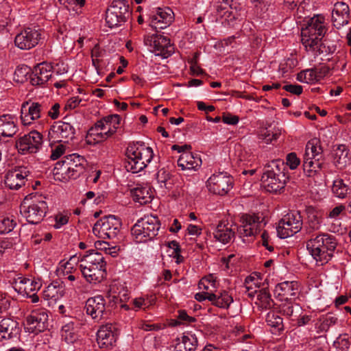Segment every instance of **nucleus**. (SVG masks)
I'll return each instance as SVG.
<instances>
[{"mask_svg":"<svg viewBox=\"0 0 351 351\" xmlns=\"http://www.w3.org/2000/svg\"><path fill=\"white\" fill-rule=\"evenodd\" d=\"M337 241L335 236L324 232L312 234L306 247L312 257L321 265L327 263L333 256Z\"/></svg>","mask_w":351,"mask_h":351,"instance_id":"f257e3e1","label":"nucleus"},{"mask_svg":"<svg viewBox=\"0 0 351 351\" xmlns=\"http://www.w3.org/2000/svg\"><path fill=\"white\" fill-rule=\"evenodd\" d=\"M160 222L156 216L147 215L137 220L131 229L138 243L152 240L158 234Z\"/></svg>","mask_w":351,"mask_h":351,"instance_id":"f03ea898","label":"nucleus"},{"mask_svg":"<svg viewBox=\"0 0 351 351\" xmlns=\"http://www.w3.org/2000/svg\"><path fill=\"white\" fill-rule=\"evenodd\" d=\"M36 196H26L20 207V212L28 223L32 224L39 223L45 217L48 210L46 202L43 200L32 199Z\"/></svg>","mask_w":351,"mask_h":351,"instance_id":"7ed1b4c3","label":"nucleus"},{"mask_svg":"<svg viewBox=\"0 0 351 351\" xmlns=\"http://www.w3.org/2000/svg\"><path fill=\"white\" fill-rule=\"evenodd\" d=\"M130 7L125 0H114L106 12V22L110 28L121 26L130 16Z\"/></svg>","mask_w":351,"mask_h":351,"instance_id":"20e7f679","label":"nucleus"},{"mask_svg":"<svg viewBox=\"0 0 351 351\" xmlns=\"http://www.w3.org/2000/svg\"><path fill=\"white\" fill-rule=\"evenodd\" d=\"M121 226L119 218L114 215H106L95 223L93 232L99 238L112 239L119 232Z\"/></svg>","mask_w":351,"mask_h":351,"instance_id":"39448f33","label":"nucleus"},{"mask_svg":"<svg viewBox=\"0 0 351 351\" xmlns=\"http://www.w3.org/2000/svg\"><path fill=\"white\" fill-rule=\"evenodd\" d=\"M43 135L36 130L20 135L15 142V147L22 155L36 154L43 145Z\"/></svg>","mask_w":351,"mask_h":351,"instance_id":"423d86ee","label":"nucleus"},{"mask_svg":"<svg viewBox=\"0 0 351 351\" xmlns=\"http://www.w3.org/2000/svg\"><path fill=\"white\" fill-rule=\"evenodd\" d=\"M302 227V219L300 212L291 211L280 220L276 231L280 238L285 239L298 232Z\"/></svg>","mask_w":351,"mask_h":351,"instance_id":"0eeeda50","label":"nucleus"},{"mask_svg":"<svg viewBox=\"0 0 351 351\" xmlns=\"http://www.w3.org/2000/svg\"><path fill=\"white\" fill-rule=\"evenodd\" d=\"M141 141L130 143L126 149L125 168L132 173H138L145 168V161L143 159L142 146L139 145Z\"/></svg>","mask_w":351,"mask_h":351,"instance_id":"6e6552de","label":"nucleus"},{"mask_svg":"<svg viewBox=\"0 0 351 351\" xmlns=\"http://www.w3.org/2000/svg\"><path fill=\"white\" fill-rule=\"evenodd\" d=\"M262 221L255 214H243L240 217L241 225L237 228V234L240 237H254L261 231Z\"/></svg>","mask_w":351,"mask_h":351,"instance_id":"1a4fd4ad","label":"nucleus"},{"mask_svg":"<svg viewBox=\"0 0 351 351\" xmlns=\"http://www.w3.org/2000/svg\"><path fill=\"white\" fill-rule=\"evenodd\" d=\"M66 170L62 173L63 179H76L84 171L86 165V159L77 154L64 156Z\"/></svg>","mask_w":351,"mask_h":351,"instance_id":"9d476101","label":"nucleus"},{"mask_svg":"<svg viewBox=\"0 0 351 351\" xmlns=\"http://www.w3.org/2000/svg\"><path fill=\"white\" fill-rule=\"evenodd\" d=\"M232 178L229 174L219 172L212 175L207 181L209 191L219 195H226L232 187Z\"/></svg>","mask_w":351,"mask_h":351,"instance_id":"9b49d317","label":"nucleus"},{"mask_svg":"<svg viewBox=\"0 0 351 351\" xmlns=\"http://www.w3.org/2000/svg\"><path fill=\"white\" fill-rule=\"evenodd\" d=\"M40 38L41 34L39 29L27 27L16 36L14 43L21 49L27 50L37 45Z\"/></svg>","mask_w":351,"mask_h":351,"instance_id":"f8f14e48","label":"nucleus"},{"mask_svg":"<svg viewBox=\"0 0 351 351\" xmlns=\"http://www.w3.org/2000/svg\"><path fill=\"white\" fill-rule=\"evenodd\" d=\"M289 178L287 174H277L276 171L265 169L261 177V181L267 190L273 192L280 191L285 188L287 180Z\"/></svg>","mask_w":351,"mask_h":351,"instance_id":"ddd939ff","label":"nucleus"},{"mask_svg":"<svg viewBox=\"0 0 351 351\" xmlns=\"http://www.w3.org/2000/svg\"><path fill=\"white\" fill-rule=\"evenodd\" d=\"M148 40L150 41V47L153 48L156 56L167 58L172 55L174 49L171 45L169 38L162 35L153 34Z\"/></svg>","mask_w":351,"mask_h":351,"instance_id":"4468645a","label":"nucleus"},{"mask_svg":"<svg viewBox=\"0 0 351 351\" xmlns=\"http://www.w3.org/2000/svg\"><path fill=\"white\" fill-rule=\"evenodd\" d=\"M27 324L32 332L38 333L48 328V314L46 309H37L27 317Z\"/></svg>","mask_w":351,"mask_h":351,"instance_id":"2eb2a0df","label":"nucleus"},{"mask_svg":"<svg viewBox=\"0 0 351 351\" xmlns=\"http://www.w3.org/2000/svg\"><path fill=\"white\" fill-rule=\"evenodd\" d=\"M84 309L86 314L90 315L93 319H103L106 313L105 299L100 295L89 298L86 302Z\"/></svg>","mask_w":351,"mask_h":351,"instance_id":"dca6fc26","label":"nucleus"},{"mask_svg":"<svg viewBox=\"0 0 351 351\" xmlns=\"http://www.w3.org/2000/svg\"><path fill=\"white\" fill-rule=\"evenodd\" d=\"M28 171L25 167H20L18 169L9 171L5 179V185L12 190H18L25 185Z\"/></svg>","mask_w":351,"mask_h":351,"instance_id":"f3484780","label":"nucleus"},{"mask_svg":"<svg viewBox=\"0 0 351 351\" xmlns=\"http://www.w3.org/2000/svg\"><path fill=\"white\" fill-rule=\"evenodd\" d=\"M350 9L344 2H337L334 5L332 14V21L337 29L348 24L350 18Z\"/></svg>","mask_w":351,"mask_h":351,"instance_id":"a211bd4d","label":"nucleus"},{"mask_svg":"<svg viewBox=\"0 0 351 351\" xmlns=\"http://www.w3.org/2000/svg\"><path fill=\"white\" fill-rule=\"evenodd\" d=\"M326 29L322 22L318 18H312L308 22L307 26L302 31V36L319 40L324 37Z\"/></svg>","mask_w":351,"mask_h":351,"instance_id":"6ab92c4d","label":"nucleus"},{"mask_svg":"<svg viewBox=\"0 0 351 351\" xmlns=\"http://www.w3.org/2000/svg\"><path fill=\"white\" fill-rule=\"evenodd\" d=\"M82 274L89 283L97 284L100 282L106 274V268L93 267L88 265L87 266L80 265Z\"/></svg>","mask_w":351,"mask_h":351,"instance_id":"aec40b11","label":"nucleus"},{"mask_svg":"<svg viewBox=\"0 0 351 351\" xmlns=\"http://www.w3.org/2000/svg\"><path fill=\"white\" fill-rule=\"evenodd\" d=\"M20 334L19 323L11 318H4L0 322V341L17 337Z\"/></svg>","mask_w":351,"mask_h":351,"instance_id":"412c9836","label":"nucleus"},{"mask_svg":"<svg viewBox=\"0 0 351 351\" xmlns=\"http://www.w3.org/2000/svg\"><path fill=\"white\" fill-rule=\"evenodd\" d=\"M333 163L339 169L351 164V151L345 145H339L333 151Z\"/></svg>","mask_w":351,"mask_h":351,"instance_id":"4be33fe9","label":"nucleus"},{"mask_svg":"<svg viewBox=\"0 0 351 351\" xmlns=\"http://www.w3.org/2000/svg\"><path fill=\"white\" fill-rule=\"evenodd\" d=\"M51 66L49 64L42 63L35 67L34 71L30 75V82L33 86H41L45 84L51 77L49 73Z\"/></svg>","mask_w":351,"mask_h":351,"instance_id":"5701e85b","label":"nucleus"},{"mask_svg":"<svg viewBox=\"0 0 351 351\" xmlns=\"http://www.w3.org/2000/svg\"><path fill=\"white\" fill-rule=\"evenodd\" d=\"M177 163L182 170L195 171L201 166L202 161L199 154L189 152L182 154Z\"/></svg>","mask_w":351,"mask_h":351,"instance_id":"b1692460","label":"nucleus"},{"mask_svg":"<svg viewBox=\"0 0 351 351\" xmlns=\"http://www.w3.org/2000/svg\"><path fill=\"white\" fill-rule=\"evenodd\" d=\"M19 130L14 118L10 114L0 117V136L12 137Z\"/></svg>","mask_w":351,"mask_h":351,"instance_id":"393cba45","label":"nucleus"},{"mask_svg":"<svg viewBox=\"0 0 351 351\" xmlns=\"http://www.w3.org/2000/svg\"><path fill=\"white\" fill-rule=\"evenodd\" d=\"M131 195L136 202L140 204H146L152 201V191L148 186L138 185L130 189Z\"/></svg>","mask_w":351,"mask_h":351,"instance_id":"a878e982","label":"nucleus"},{"mask_svg":"<svg viewBox=\"0 0 351 351\" xmlns=\"http://www.w3.org/2000/svg\"><path fill=\"white\" fill-rule=\"evenodd\" d=\"M154 12V14L151 16L152 26L158 23H164L165 25V26L160 25L158 27L160 29H163L172 21V14L173 13L170 8L162 10L160 8H157ZM155 27L156 28L157 27L155 26Z\"/></svg>","mask_w":351,"mask_h":351,"instance_id":"bb28decb","label":"nucleus"},{"mask_svg":"<svg viewBox=\"0 0 351 351\" xmlns=\"http://www.w3.org/2000/svg\"><path fill=\"white\" fill-rule=\"evenodd\" d=\"M214 237L219 241L226 244L234 237L235 231L228 223L220 222L213 232Z\"/></svg>","mask_w":351,"mask_h":351,"instance_id":"cd10ccee","label":"nucleus"},{"mask_svg":"<svg viewBox=\"0 0 351 351\" xmlns=\"http://www.w3.org/2000/svg\"><path fill=\"white\" fill-rule=\"evenodd\" d=\"M51 130L56 134V138L62 139H71L75 134V129L71 124L62 121L54 124L51 128Z\"/></svg>","mask_w":351,"mask_h":351,"instance_id":"c85d7f7f","label":"nucleus"},{"mask_svg":"<svg viewBox=\"0 0 351 351\" xmlns=\"http://www.w3.org/2000/svg\"><path fill=\"white\" fill-rule=\"evenodd\" d=\"M28 103L22 106V114L26 113V117H29L31 120H35L41 117L43 113L46 112L47 106L44 104L33 102L29 106Z\"/></svg>","mask_w":351,"mask_h":351,"instance_id":"c756f323","label":"nucleus"},{"mask_svg":"<svg viewBox=\"0 0 351 351\" xmlns=\"http://www.w3.org/2000/svg\"><path fill=\"white\" fill-rule=\"evenodd\" d=\"M178 343H176L174 351H195L197 346V339L194 334L183 335Z\"/></svg>","mask_w":351,"mask_h":351,"instance_id":"7c9ffc66","label":"nucleus"},{"mask_svg":"<svg viewBox=\"0 0 351 351\" xmlns=\"http://www.w3.org/2000/svg\"><path fill=\"white\" fill-rule=\"evenodd\" d=\"M320 158L313 159L311 157L304 158V171L307 173L309 177L313 176L318 170L324 168V163L320 162Z\"/></svg>","mask_w":351,"mask_h":351,"instance_id":"2f4dec72","label":"nucleus"},{"mask_svg":"<svg viewBox=\"0 0 351 351\" xmlns=\"http://www.w3.org/2000/svg\"><path fill=\"white\" fill-rule=\"evenodd\" d=\"M112 326L106 325L102 326L97 332V341L99 343L108 346L114 341V335L112 330Z\"/></svg>","mask_w":351,"mask_h":351,"instance_id":"473e14b6","label":"nucleus"},{"mask_svg":"<svg viewBox=\"0 0 351 351\" xmlns=\"http://www.w3.org/2000/svg\"><path fill=\"white\" fill-rule=\"evenodd\" d=\"M332 191L335 197L343 199L350 193V189L343 180L337 178L333 181Z\"/></svg>","mask_w":351,"mask_h":351,"instance_id":"72a5a7b5","label":"nucleus"},{"mask_svg":"<svg viewBox=\"0 0 351 351\" xmlns=\"http://www.w3.org/2000/svg\"><path fill=\"white\" fill-rule=\"evenodd\" d=\"M319 142L316 139L309 141L306 145V152L304 158L311 157L313 159L322 158V148L318 145Z\"/></svg>","mask_w":351,"mask_h":351,"instance_id":"f704fd0d","label":"nucleus"},{"mask_svg":"<svg viewBox=\"0 0 351 351\" xmlns=\"http://www.w3.org/2000/svg\"><path fill=\"white\" fill-rule=\"evenodd\" d=\"M32 73L31 68L27 65L18 66L14 72V80L19 82H23L27 80H30Z\"/></svg>","mask_w":351,"mask_h":351,"instance_id":"c9c22d12","label":"nucleus"},{"mask_svg":"<svg viewBox=\"0 0 351 351\" xmlns=\"http://www.w3.org/2000/svg\"><path fill=\"white\" fill-rule=\"evenodd\" d=\"M277 290L283 292L284 294H287L290 296H295L297 290V282L294 281H285L278 284L276 286Z\"/></svg>","mask_w":351,"mask_h":351,"instance_id":"e433bc0d","label":"nucleus"},{"mask_svg":"<svg viewBox=\"0 0 351 351\" xmlns=\"http://www.w3.org/2000/svg\"><path fill=\"white\" fill-rule=\"evenodd\" d=\"M317 70L306 69L300 72L297 75V80L303 83H311L317 80Z\"/></svg>","mask_w":351,"mask_h":351,"instance_id":"4c0bfd02","label":"nucleus"},{"mask_svg":"<svg viewBox=\"0 0 351 351\" xmlns=\"http://www.w3.org/2000/svg\"><path fill=\"white\" fill-rule=\"evenodd\" d=\"M233 9L236 10V7L233 8V4H230L228 0H223V4L218 6L217 11L219 12L222 10H225L224 15H227L228 20L237 19V11L234 12Z\"/></svg>","mask_w":351,"mask_h":351,"instance_id":"58836bf2","label":"nucleus"},{"mask_svg":"<svg viewBox=\"0 0 351 351\" xmlns=\"http://www.w3.org/2000/svg\"><path fill=\"white\" fill-rule=\"evenodd\" d=\"M270 169V170L276 171L277 174H286L287 170V165L285 162L280 159H276L272 160L269 164L265 167V169Z\"/></svg>","mask_w":351,"mask_h":351,"instance_id":"ea45409f","label":"nucleus"},{"mask_svg":"<svg viewBox=\"0 0 351 351\" xmlns=\"http://www.w3.org/2000/svg\"><path fill=\"white\" fill-rule=\"evenodd\" d=\"M232 302V298L226 291H223L220 293L219 295H217V300L215 302V306L219 308H228Z\"/></svg>","mask_w":351,"mask_h":351,"instance_id":"a19ab883","label":"nucleus"},{"mask_svg":"<svg viewBox=\"0 0 351 351\" xmlns=\"http://www.w3.org/2000/svg\"><path fill=\"white\" fill-rule=\"evenodd\" d=\"M16 226V223L10 218H4L0 221V234H5L10 232Z\"/></svg>","mask_w":351,"mask_h":351,"instance_id":"79ce46f5","label":"nucleus"},{"mask_svg":"<svg viewBox=\"0 0 351 351\" xmlns=\"http://www.w3.org/2000/svg\"><path fill=\"white\" fill-rule=\"evenodd\" d=\"M267 322L268 325L276 328L278 331L280 332L284 330L283 324H282V318L280 316L275 315L273 314L271 317L268 315L267 318Z\"/></svg>","mask_w":351,"mask_h":351,"instance_id":"37998d69","label":"nucleus"},{"mask_svg":"<svg viewBox=\"0 0 351 351\" xmlns=\"http://www.w3.org/2000/svg\"><path fill=\"white\" fill-rule=\"evenodd\" d=\"M139 145L142 146L140 150L143 151V159L145 161L146 167L147 165L152 161L154 156V152L151 147L145 146V143L143 142L139 143Z\"/></svg>","mask_w":351,"mask_h":351,"instance_id":"c03bdc74","label":"nucleus"},{"mask_svg":"<svg viewBox=\"0 0 351 351\" xmlns=\"http://www.w3.org/2000/svg\"><path fill=\"white\" fill-rule=\"evenodd\" d=\"M302 44L306 47H308L310 49L313 51L317 49L318 45H319V40H315V38H311L305 36H302Z\"/></svg>","mask_w":351,"mask_h":351,"instance_id":"a18cd8bd","label":"nucleus"},{"mask_svg":"<svg viewBox=\"0 0 351 351\" xmlns=\"http://www.w3.org/2000/svg\"><path fill=\"white\" fill-rule=\"evenodd\" d=\"M257 299L261 302H263L266 304H269L271 298L267 288H263L258 291Z\"/></svg>","mask_w":351,"mask_h":351,"instance_id":"49530a36","label":"nucleus"},{"mask_svg":"<svg viewBox=\"0 0 351 351\" xmlns=\"http://www.w3.org/2000/svg\"><path fill=\"white\" fill-rule=\"evenodd\" d=\"M300 159L298 158L295 153H290L287 155L286 165H288L291 169H295L300 164Z\"/></svg>","mask_w":351,"mask_h":351,"instance_id":"de8ad7c7","label":"nucleus"},{"mask_svg":"<svg viewBox=\"0 0 351 351\" xmlns=\"http://www.w3.org/2000/svg\"><path fill=\"white\" fill-rule=\"evenodd\" d=\"M337 46L336 45L332 44L330 45H326L325 43H321L319 41V45H318L317 51L319 53H326L328 54H332L336 51Z\"/></svg>","mask_w":351,"mask_h":351,"instance_id":"09e8293b","label":"nucleus"},{"mask_svg":"<svg viewBox=\"0 0 351 351\" xmlns=\"http://www.w3.org/2000/svg\"><path fill=\"white\" fill-rule=\"evenodd\" d=\"M178 313L177 317L180 320V324H190L196 320L195 317L188 315L185 311L180 310Z\"/></svg>","mask_w":351,"mask_h":351,"instance_id":"8fccbe9b","label":"nucleus"},{"mask_svg":"<svg viewBox=\"0 0 351 351\" xmlns=\"http://www.w3.org/2000/svg\"><path fill=\"white\" fill-rule=\"evenodd\" d=\"M86 254L84 255L81 258V262H84V264H80V265L87 266L88 265H93L95 256H97L98 252H95V250L86 252Z\"/></svg>","mask_w":351,"mask_h":351,"instance_id":"3c124183","label":"nucleus"},{"mask_svg":"<svg viewBox=\"0 0 351 351\" xmlns=\"http://www.w3.org/2000/svg\"><path fill=\"white\" fill-rule=\"evenodd\" d=\"M337 318L332 315L331 314H328L324 319L322 323V327L324 330H328L330 326L335 325L337 323Z\"/></svg>","mask_w":351,"mask_h":351,"instance_id":"603ef678","label":"nucleus"},{"mask_svg":"<svg viewBox=\"0 0 351 351\" xmlns=\"http://www.w3.org/2000/svg\"><path fill=\"white\" fill-rule=\"evenodd\" d=\"M239 120L237 116L232 115L230 113H223L222 121L224 123L234 125L238 123Z\"/></svg>","mask_w":351,"mask_h":351,"instance_id":"864d4df0","label":"nucleus"},{"mask_svg":"<svg viewBox=\"0 0 351 351\" xmlns=\"http://www.w3.org/2000/svg\"><path fill=\"white\" fill-rule=\"evenodd\" d=\"M68 220L69 218L67 216L62 214L57 215L55 217L56 223L53 226L56 229H59L62 226L68 223Z\"/></svg>","mask_w":351,"mask_h":351,"instance_id":"5fc2aeb1","label":"nucleus"},{"mask_svg":"<svg viewBox=\"0 0 351 351\" xmlns=\"http://www.w3.org/2000/svg\"><path fill=\"white\" fill-rule=\"evenodd\" d=\"M319 227V221L315 218L313 220H311L308 223V226L306 228V232L311 237L312 234H315L313 231L317 230Z\"/></svg>","mask_w":351,"mask_h":351,"instance_id":"6e6d98bb","label":"nucleus"},{"mask_svg":"<svg viewBox=\"0 0 351 351\" xmlns=\"http://www.w3.org/2000/svg\"><path fill=\"white\" fill-rule=\"evenodd\" d=\"M283 89L297 95L302 93V87L300 85L287 84L283 86Z\"/></svg>","mask_w":351,"mask_h":351,"instance_id":"4d7b16f0","label":"nucleus"},{"mask_svg":"<svg viewBox=\"0 0 351 351\" xmlns=\"http://www.w3.org/2000/svg\"><path fill=\"white\" fill-rule=\"evenodd\" d=\"M64 147L62 145H59L52 149L51 159L57 160L64 153Z\"/></svg>","mask_w":351,"mask_h":351,"instance_id":"13d9d810","label":"nucleus"},{"mask_svg":"<svg viewBox=\"0 0 351 351\" xmlns=\"http://www.w3.org/2000/svg\"><path fill=\"white\" fill-rule=\"evenodd\" d=\"M62 337L65 340V341L68 343H74L77 339L78 335L76 333V329L73 330L72 332H69L64 335H62Z\"/></svg>","mask_w":351,"mask_h":351,"instance_id":"bf43d9fd","label":"nucleus"},{"mask_svg":"<svg viewBox=\"0 0 351 351\" xmlns=\"http://www.w3.org/2000/svg\"><path fill=\"white\" fill-rule=\"evenodd\" d=\"M95 258H94L93 265H91L93 267H99L101 265V267L106 268V263L104 261V258L102 256L101 254L99 253L97 254V256H95Z\"/></svg>","mask_w":351,"mask_h":351,"instance_id":"052dcab7","label":"nucleus"},{"mask_svg":"<svg viewBox=\"0 0 351 351\" xmlns=\"http://www.w3.org/2000/svg\"><path fill=\"white\" fill-rule=\"evenodd\" d=\"M117 128V127L115 125H110L108 131L99 133L98 135L100 136L101 141H103L112 136L115 133Z\"/></svg>","mask_w":351,"mask_h":351,"instance_id":"680f3d73","label":"nucleus"},{"mask_svg":"<svg viewBox=\"0 0 351 351\" xmlns=\"http://www.w3.org/2000/svg\"><path fill=\"white\" fill-rule=\"evenodd\" d=\"M117 128V127L115 125H110L108 131L99 133L98 135L100 136L101 141H103L112 136L115 133Z\"/></svg>","mask_w":351,"mask_h":351,"instance_id":"e2e57ef3","label":"nucleus"},{"mask_svg":"<svg viewBox=\"0 0 351 351\" xmlns=\"http://www.w3.org/2000/svg\"><path fill=\"white\" fill-rule=\"evenodd\" d=\"M60 104L58 103H56L53 105L51 108L47 111L45 113H47V114L52 119H56L58 117L59 115V109H60Z\"/></svg>","mask_w":351,"mask_h":351,"instance_id":"0e129e2a","label":"nucleus"},{"mask_svg":"<svg viewBox=\"0 0 351 351\" xmlns=\"http://www.w3.org/2000/svg\"><path fill=\"white\" fill-rule=\"evenodd\" d=\"M262 245L269 252L274 251V247L269 245V234L266 231H264L261 234Z\"/></svg>","mask_w":351,"mask_h":351,"instance_id":"69168bd1","label":"nucleus"},{"mask_svg":"<svg viewBox=\"0 0 351 351\" xmlns=\"http://www.w3.org/2000/svg\"><path fill=\"white\" fill-rule=\"evenodd\" d=\"M81 101L82 99L78 97H71L67 101L66 106L71 109H74L79 106Z\"/></svg>","mask_w":351,"mask_h":351,"instance_id":"338daca9","label":"nucleus"},{"mask_svg":"<svg viewBox=\"0 0 351 351\" xmlns=\"http://www.w3.org/2000/svg\"><path fill=\"white\" fill-rule=\"evenodd\" d=\"M344 209L345 206L343 205H339L332 209L328 216L330 218L337 217L342 213L343 210H344Z\"/></svg>","mask_w":351,"mask_h":351,"instance_id":"774afa93","label":"nucleus"}]
</instances>
